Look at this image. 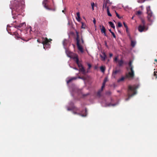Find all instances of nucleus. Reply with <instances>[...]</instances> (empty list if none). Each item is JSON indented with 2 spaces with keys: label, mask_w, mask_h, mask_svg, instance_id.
Masks as SVG:
<instances>
[{
  "label": "nucleus",
  "mask_w": 157,
  "mask_h": 157,
  "mask_svg": "<svg viewBox=\"0 0 157 157\" xmlns=\"http://www.w3.org/2000/svg\"><path fill=\"white\" fill-rule=\"evenodd\" d=\"M88 95V94H84V95H83V96H87V95Z\"/></svg>",
  "instance_id": "603ef678"
},
{
  "label": "nucleus",
  "mask_w": 157,
  "mask_h": 157,
  "mask_svg": "<svg viewBox=\"0 0 157 157\" xmlns=\"http://www.w3.org/2000/svg\"><path fill=\"white\" fill-rule=\"evenodd\" d=\"M147 13V18L150 22H152L155 19V17L151 11L150 6H147L146 8Z\"/></svg>",
  "instance_id": "39448f33"
},
{
  "label": "nucleus",
  "mask_w": 157,
  "mask_h": 157,
  "mask_svg": "<svg viewBox=\"0 0 157 157\" xmlns=\"http://www.w3.org/2000/svg\"><path fill=\"white\" fill-rule=\"evenodd\" d=\"M102 91H101V90H100L98 91L97 93V95L99 97H101V93Z\"/></svg>",
  "instance_id": "5701e85b"
},
{
  "label": "nucleus",
  "mask_w": 157,
  "mask_h": 157,
  "mask_svg": "<svg viewBox=\"0 0 157 157\" xmlns=\"http://www.w3.org/2000/svg\"><path fill=\"white\" fill-rule=\"evenodd\" d=\"M91 5L92 7V10H94V2H92L91 3Z\"/></svg>",
  "instance_id": "c756f323"
},
{
  "label": "nucleus",
  "mask_w": 157,
  "mask_h": 157,
  "mask_svg": "<svg viewBox=\"0 0 157 157\" xmlns=\"http://www.w3.org/2000/svg\"><path fill=\"white\" fill-rule=\"evenodd\" d=\"M141 24L138 26V30L140 32L146 31L148 30V28L146 25L144 19L142 17H140Z\"/></svg>",
  "instance_id": "20e7f679"
},
{
  "label": "nucleus",
  "mask_w": 157,
  "mask_h": 157,
  "mask_svg": "<svg viewBox=\"0 0 157 157\" xmlns=\"http://www.w3.org/2000/svg\"><path fill=\"white\" fill-rule=\"evenodd\" d=\"M78 78H79V79H83V80H85V78L84 77H80V76H79Z\"/></svg>",
  "instance_id": "7c9ffc66"
},
{
  "label": "nucleus",
  "mask_w": 157,
  "mask_h": 157,
  "mask_svg": "<svg viewBox=\"0 0 157 157\" xmlns=\"http://www.w3.org/2000/svg\"><path fill=\"white\" fill-rule=\"evenodd\" d=\"M137 88V86H128V98L126 99V100L127 101L131 97H132L136 94V90Z\"/></svg>",
  "instance_id": "7ed1b4c3"
},
{
  "label": "nucleus",
  "mask_w": 157,
  "mask_h": 157,
  "mask_svg": "<svg viewBox=\"0 0 157 157\" xmlns=\"http://www.w3.org/2000/svg\"><path fill=\"white\" fill-rule=\"evenodd\" d=\"M113 56V55L112 53H109V56L110 57H112Z\"/></svg>",
  "instance_id": "de8ad7c7"
},
{
  "label": "nucleus",
  "mask_w": 157,
  "mask_h": 157,
  "mask_svg": "<svg viewBox=\"0 0 157 157\" xmlns=\"http://www.w3.org/2000/svg\"><path fill=\"white\" fill-rule=\"evenodd\" d=\"M126 32L127 33H128V32H129L128 30V27H127V28H126Z\"/></svg>",
  "instance_id": "49530a36"
},
{
  "label": "nucleus",
  "mask_w": 157,
  "mask_h": 157,
  "mask_svg": "<svg viewBox=\"0 0 157 157\" xmlns=\"http://www.w3.org/2000/svg\"><path fill=\"white\" fill-rule=\"evenodd\" d=\"M103 55H100V57L101 58L102 60L104 61L106 58V54L104 53H102Z\"/></svg>",
  "instance_id": "4468645a"
},
{
  "label": "nucleus",
  "mask_w": 157,
  "mask_h": 157,
  "mask_svg": "<svg viewBox=\"0 0 157 157\" xmlns=\"http://www.w3.org/2000/svg\"><path fill=\"white\" fill-rule=\"evenodd\" d=\"M109 23L110 25V26L112 28H113L114 29H115V26L114 25V24H113V23L111 21H109Z\"/></svg>",
  "instance_id": "aec40b11"
},
{
  "label": "nucleus",
  "mask_w": 157,
  "mask_h": 157,
  "mask_svg": "<svg viewBox=\"0 0 157 157\" xmlns=\"http://www.w3.org/2000/svg\"><path fill=\"white\" fill-rule=\"evenodd\" d=\"M128 65L129 67L127 68V69L128 70H130L131 72H129L128 73H127L125 77H123L118 79L117 80L118 82H119L123 81L126 78L132 79L134 77V72L133 70V67L132 65V62L131 61L129 62Z\"/></svg>",
  "instance_id": "f257e3e1"
},
{
  "label": "nucleus",
  "mask_w": 157,
  "mask_h": 157,
  "mask_svg": "<svg viewBox=\"0 0 157 157\" xmlns=\"http://www.w3.org/2000/svg\"><path fill=\"white\" fill-rule=\"evenodd\" d=\"M62 12H63V13H64V10H63L62 11Z\"/></svg>",
  "instance_id": "13d9d810"
},
{
  "label": "nucleus",
  "mask_w": 157,
  "mask_h": 157,
  "mask_svg": "<svg viewBox=\"0 0 157 157\" xmlns=\"http://www.w3.org/2000/svg\"><path fill=\"white\" fill-rule=\"evenodd\" d=\"M123 23L125 28H127V27H128V26H127V25L125 24V22H124Z\"/></svg>",
  "instance_id": "f704fd0d"
},
{
  "label": "nucleus",
  "mask_w": 157,
  "mask_h": 157,
  "mask_svg": "<svg viewBox=\"0 0 157 157\" xmlns=\"http://www.w3.org/2000/svg\"><path fill=\"white\" fill-rule=\"evenodd\" d=\"M134 17V16H133V17H132V19H133Z\"/></svg>",
  "instance_id": "4d7b16f0"
},
{
  "label": "nucleus",
  "mask_w": 157,
  "mask_h": 157,
  "mask_svg": "<svg viewBox=\"0 0 157 157\" xmlns=\"http://www.w3.org/2000/svg\"><path fill=\"white\" fill-rule=\"evenodd\" d=\"M76 39L77 42L76 44L78 48L81 52L83 53V48L79 43L80 40L79 38L78 33L77 32H76Z\"/></svg>",
  "instance_id": "0eeeda50"
},
{
  "label": "nucleus",
  "mask_w": 157,
  "mask_h": 157,
  "mask_svg": "<svg viewBox=\"0 0 157 157\" xmlns=\"http://www.w3.org/2000/svg\"><path fill=\"white\" fill-rule=\"evenodd\" d=\"M63 45H65V44H66L64 43V41H63Z\"/></svg>",
  "instance_id": "052dcab7"
},
{
  "label": "nucleus",
  "mask_w": 157,
  "mask_h": 157,
  "mask_svg": "<svg viewBox=\"0 0 157 157\" xmlns=\"http://www.w3.org/2000/svg\"><path fill=\"white\" fill-rule=\"evenodd\" d=\"M79 71L82 73V74L83 75H85L86 74V72L85 69H84L83 66L79 68Z\"/></svg>",
  "instance_id": "ddd939ff"
},
{
  "label": "nucleus",
  "mask_w": 157,
  "mask_h": 157,
  "mask_svg": "<svg viewBox=\"0 0 157 157\" xmlns=\"http://www.w3.org/2000/svg\"><path fill=\"white\" fill-rule=\"evenodd\" d=\"M111 33L112 35H113V37L114 38H116V36H115L114 33L113 32H111Z\"/></svg>",
  "instance_id": "72a5a7b5"
},
{
  "label": "nucleus",
  "mask_w": 157,
  "mask_h": 157,
  "mask_svg": "<svg viewBox=\"0 0 157 157\" xmlns=\"http://www.w3.org/2000/svg\"><path fill=\"white\" fill-rule=\"evenodd\" d=\"M122 26V25L120 22H118L117 23V27H121Z\"/></svg>",
  "instance_id": "cd10ccee"
},
{
  "label": "nucleus",
  "mask_w": 157,
  "mask_h": 157,
  "mask_svg": "<svg viewBox=\"0 0 157 157\" xmlns=\"http://www.w3.org/2000/svg\"><path fill=\"white\" fill-rule=\"evenodd\" d=\"M37 41L38 43H42V41H41L40 40V39H38L37 40Z\"/></svg>",
  "instance_id": "58836bf2"
},
{
  "label": "nucleus",
  "mask_w": 157,
  "mask_h": 157,
  "mask_svg": "<svg viewBox=\"0 0 157 157\" xmlns=\"http://www.w3.org/2000/svg\"><path fill=\"white\" fill-rule=\"evenodd\" d=\"M87 65H88V69H90V68L91 67V65L89 63H88Z\"/></svg>",
  "instance_id": "c9c22d12"
},
{
  "label": "nucleus",
  "mask_w": 157,
  "mask_h": 157,
  "mask_svg": "<svg viewBox=\"0 0 157 157\" xmlns=\"http://www.w3.org/2000/svg\"><path fill=\"white\" fill-rule=\"evenodd\" d=\"M154 76L156 78H157V75H156V72L154 71Z\"/></svg>",
  "instance_id": "ea45409f"
},
{
  "label": "nucleus",
  "mask_w": 157,
  "mask_h": 157,
  "mask_svg": "<svg viewBox=\"0 0 157 157\" xmlns=\"http://www.w3.org/2000/svg\"><path fill=\"white\" fill-rule=\"evenodd\" d=\"M105 86L102 85V86L101 87V89L100 90L101 91H102L103 90V89L104 88Z\"/></svg>",
  "instance_id": "a19ab883"
},
{
  "label": "nucleus",
  "mask_w": 157,
  "mask_h": 157,
  "mask_svg": "<svg viewBox=\"0 0 157 157\" xmlns=\"http://www.w3.org/2000/svg\"><path fill=\"white\" fill-rule=\"evenodd\" d=\"M135 44V43L132 40L131 41V45L132 47H134Z\"/></svg>",
  "instance_id": "a878e982"
},
{
  "label": "nucleus",
  "mask_w": 157,
  "mask_h": 157,
  "mask_svg": "<svg viewBox=\"0 0 157 157\" xmlns=\"http://www.w3.org/2000/svg\"><path fill=\"white\" fill-rule=\"evenodd\" d=\"M105 2H106V3H107L108 4H109V6H110V5L112 4V2H110L109 0H107L106 1H105Z\"/></svg>",
  "instance_id": "bb28decb"
},
{
  "label": "nucleus",
  "mask_w": 157,
  "mask_h": 157,
  "mask_svg": "<svg viewBox=\"0 0 157 157\" xmlns=\"http://www.w3.org/2000/svg\"><path fill=\"white\" fill-rule=\"evenodd\" d=\"M137 14V11H136V15Z\"/></svg>",
  "instance_id": "5fc2aeb1"
},
{
  "label": "nucleus",
  "mask_w": 157,
  "mask_h": 157,
  "mask_svg": "<svg viewBox=\"0 0 157 157\" xmlns=\"http://www.w3.org/2000/svg\"><path fill=\"white\" fill-rule=\"evenodd\" d=\"M127 33V34L128 36L130 38H131V36H130V34L128 32V33Z\"/></svg>",
  "instance_id": "79ce46f5"
},
{
  "label": "nucleus",
  "mask_w": 157,
  "mask_h": 157,
  "mask_svg": "<svg viewBox=\"0 0 157 157\" xmlns=\"http://www.w3.org/2000/svg\"><path fill=\"white\" fill-rule=\"evenodd\" d=\"M145 0H138V2L143 3L144 2Z\"/></svg>",
  "instance_id": "2f4dec72"
},
{
  "label": "nucleus",
  "mask_w": 157,
  "mask_h": 157,
  "mask_svg": "<svg viewBox=\"0 0 157 157\" xmlns=\"http://www.w3.org/2000/svg\"><path fill=\"white\" fill-rule=\"evenodd\" d=\"M108 79L107 78H105L103 81L104 82H106L107 81Z\"/></svg>",
  "instance_id": "4c0bfd02"
},
{
  "label": "nucleus",
  "mask_w": 157,
  "mask_h": 157,
  "mask_svg": "<svg viewBox=\"0 0 157 157\" xmlns=\"http://www.w3.org/2000/svg\"><path fill=\"white\" fill-rule=\"evenodd\" d=\"M93 23L94 24H95L96 23V21L95 18H94V19L93 20Z\"/></svg>",
  "instance_id": "a18cd8bd"
},
{
  "label": "nucleus",
  "mask_w": 157,
  "mask_h": 157,
  "mask_svg": "<svg viewBox=\"0 0 157 157\" xmlns=\"http://www.w3.org/2000/svg\"><path fill=\"white\" fill-rule=\"evenodd\" d=\"M105 83H106L105 82H103V83H102V85L105 86Z\"/></svg>",
  "instance_id": "8fccbe9b"
},
{
  "label": "nucleus",
  "mask_w": 157,
  "mask_h": 157,
  "mask_svg": "<svg viewBox=\"0 0 157 157\" xmlns=\"http://www.w3.org/2000/svg\"><path fill=\"white\" fill-rule=\"evenodd\" d=\"M117 57H115L114 59V61H117Z\"/></svg>",
  "instance_id": "37998d69"
},
{
  "label": "nucleus",
  "mask_w": 157,
  "mask_h": 157,
  "mask_svg": "<svg viewBox=\"0 0 157 157\" xmlns=\"http://www.w3.org/2000/svg\"><path fill=\"white\" fill-rule=\"evenodd\" d=\"M105 45L107 47L108 46L107 45V43L106 41H105Z\"/></svg>",
  "instance_id": "3c124183"
},
{
  "label": "nucleus",
  "mask_w": 157,
  "mask_h": 157,
  "mask_svg": "<svg viewBox=\"0 0 157 157\" xmlns=\"http://www.w3.org/2000/svg\"><path fill=\"white\" fill-rule=\"evenodd\" d=\"M76 62L77 64L78 67H79V68L82 67V65L81 63H79V60L78 59L77 57L76 58Z\"/></svg>",
  "instance_id": "2eb2a0df"
},
{
  "label": "nucleus",
  "mask_w": 157,
  "mask_h": 157,
  "mask_svg": "<svg viewBox=\"0 0 157 157\" xmlns=\"http://www.w3.org/2000/svg\"><path fill=\"white\" fill-rule=\"evenodd\" d=\"M123 61L122 60H121L118 62L119 65L120 66H122L123 64Z\"/></svg>",
  "instance_id": "4be33fe9"
},
{
  "label": "nucleus",
  "mask_w": 157,
  "mask_h": 157,
  "mask_svg": "<svg viewBox=\"0 0 157 157\" xmlns=\"http://www.w3.org/2000/svg\"><path fill=\"white\" fill-rule=\"evenodd\" d=\"M108 4L107 3H106V2H105V0H104L103 2V5L102 6V9L103 10L105 9L106 8L107 9V7H109V6L108 5Z\"/></svg>",
  "instance_id": "9d476101"
},
{
  "label": "nucleus",
  "mask_w": 157,
  "mask_h": 157,
  "mask_svg": "<svg viewBox=\"0 0 157 157\" xmlns=\"http://www.w3.org/2000/svg\"><path fill=\"white\" fill-rule=\"evenodd\" d=\"M142 17L144 19L143 15V13L142 11L138 10V17L140 19V17Z\"/></svg>",
  "instance_id": "f8f14e48"
},
{
  "label": "nucleus",
  "mask_w": 157,
  "mask_h": 157,
  "mask_svg": "<svg viewBox=\"0 0 157 157\" xmlns=\"http://www.w3.org/2000/svg\"><path fill=\"white\" fill-rule=\"evenodd\" d=\"M140 8H141V10H143L144 9V8H143V6H141L140 7Z\"/></svg>",
  "instance_id": "09e8293b"
},
{
  "label": "nucleus",
  "mask_w": 157,
  "mask_h": 157,
  "mask_svg": "<svg viewBox=\"0 0 157 157\" xmlns=\"http://www.w3.org/2000/svg\"><path fill=\"white\" fill-rule=\"evenodd\" d=\"M86 27V25L84 24L83 22H82L81 28L82 29H85Z\"/></svg>",
  "instance_id": "b1692460"
},
{
  "label": "nucleus",
  "mask_w": 157,
  "mask_h": 157,
  "mask_svg": "<svg viewBox=\"0 0 157 157\" xmlns=\"http://www.w3.org/2000/svg\"><path fill=\"white\" fill-rule=\"evenodd\" d=\"M74 69H75L76 70H78V69L77 68H76V67L74 68Z\"/></svg>",
  "instance_id": "864d4df0"
},
{
  "label": "nucleus",
  "mask_w": 157,
  "mask_h": 157,
  "mask_svg": "<svg viewBox=\"0 0 157 157\" xmlns=\"http://www.w3.org/2000/svg\"><path fill=\"white\" fill-rule=\"evenodd\" d=\"M106 94L108 95H110L111 94V92L110 91H109L107 92L106 93Z\"/></svg>",
  "instance_id": "e433bc0d"
},
{
  "label": "nucleus",
  "mask_w": 157,
  "mask_h": 157,
  "mask_svg": "<svg viewBox=\"0 0 157 157\" xmlns=\"http://www.w3.org/2000/svg\"><path fill=\"white\" fill-rule=\"evenodd\" d=\"M48 2L47 0H44L42 2V4L44 6V7L46 8L47 10H53L55 11V8H51L50 7H49L47 5V2Z\"/></svg>",
  "instance_id": "6e6552de"
},
{
  "label": "nucleus",
  "mask_w": 157,
  "mask_h": 157,
  "mask_svg": "<svg viewBox=\"0 0 157 157\" xmlns=\"http://www.w3.org/2000/svg\"><path fill=\"white\" fill-rule=\"evenodd\" d=\"M77 78L76 77H73L70 78L67 81V83L68 84L73 80H75L77 79Z\"/></svg>",
  "instance_id": "dca6fc26"
},
{
  "label": "nucleus",
  "mask_w": 157,
  "mask_h": 157,
  "mask_svg": "<svg viewBox=\"0 0 157 157\" xmlns=\"http://www.w3.org/2000/svg\"><path fill=\"white\" fill-rule=\"evenodd\" d=\"M17 38H19L20 37H19L17 36Z\"/></svg>",
  "instance_id": "680f3d73"
},
{
  "label": "nucleus",
  "mask_w": 157,
  "mask_h": 157,
  "mask_svg": "<svg viewBox=\"0 0 157 157\" xmlns=\"http://www.w3.org/2000/svg\"><path fill=\"white\" fill-rule=\"evenodd\" d=\"M116 14V16L119 18H121V17H120L119 15L118 14V13L115 11Z\"/></svg>",
  "instance_id": "473e14b6"
},
{
  "label": "nucleus",
  "mask_w": 157,
  "mask_h": 157,
  "mask_svg": "<svg viewBox=\"0 0 157 157\" xmlns=\"http://www.w3.org/2000/svg\"><path fill=\"white\" fill-rule=\"evenodd\" d=\"M24 6V4H22L20 1H16L11 8L12 13L15 14H16V12L20 13L22 11Z\"/></svg>",
  "instance_id": "f03ea898"
},
{
  "label": "nucleus",
  "mask_w": 157,
  "mask_h": 157,
  "mask_svg": "<svg viewBox=\"0 0 157 157\" xmlns=\"http://www.w3.org/2000/svg\"><path fill=\"white\" fill-rule=\"evenodd\" d=\"M73 113L74 114H77L82 117H86L87 115V110L86 109L81 112H80L79 109L77 107H73Z\"/></svg>",
  "instance_id": "423d86ee"
},
{
  "label": "nucleus",
  "mask_w": 157,
  "mask_h": 157,
  "mask_svg": "<svg viewBox=\"0 0 157 157\" xmlns=\"http://www.w3.org/2000/svg\"><path fill=\"white\" fill-rule=\"evenodd\" d=\"M115 104H112L111 103H109V104H107V106H115Z\"/></svg>",
  "instance_id": "c85d7f7f"
},
{
  "label": "nucleus",
  "mask_w": 157,
  "mask_h": 157,
  "mask_svg": "<svg viewBox=\"0 0 157 157\" xmlns=\"http://www.w3.org/2000/svg\"><path fill=\"white\" fill-rule=\"evenodd\" d=\"M100 28L101 30V32L102 33H104V35L105 36H107V35L106 34V30L105 29L104 27V26L103 25H100Z\"/></svg>",
  "instance_id": "1a4fd4ad"
},
{
  "label": "nucleus",
  "mask_w": 157,
  "mask_h": 157,
  "mask_svg": "<svg viewBox=\"0 0 157 157\" xmlns=\"http://www.w3.org/2000/svg\"><path fill=\"white\" fill-rule=\"evenodd\" d=\"M77 17H76V18L78 21H80V14L79 12L77 13Z\"/></svg>",
  "instance_id": "f3484780"
},
{
  "label": "nucleus",
  "mask_w": 157,
  "mask_h": 157,
  "mask_svg": "<svg viewBox=\"0 0 157 157\" xmlns=\"http://www.w3.org/2000/svg\"><path fill=\"white\" fill-rule=\"evenodd\" d=\"M100 70L102 72L104 73L105 70V67L103 66H101L100 67Z\"/></svg>",
  "instance_id": "412c9836"
},
{
  "label": "nucleus",
  "mask_w": 157,
  "mask_h": 157,
  "mask_svg": "<svg viewBox=\"0 0 157 157\" xmlns=\"http://www.w3.org/2000/svg\"><path fill=\"white\" fill-rule=\"evenodd\" d=\"M155 61L157 62V60L156 59H155Z\"/></svg>",
  "instance_id": "6e6d98bb"
},
{
  "label": "nucleus",
  "mask_w": 157,
  "mask_h": 157,
  "mask_svg": "<svg viewBox=\"0 0 157 157\" xmlns=\"http://www.w3.org/2000/svg\"><path fill=\"white\" fill-rule=\"evenodd\" d=\"M109 31L111 33V32H112L111 31V29H109Z\"/></svg>",
  "instance_id": "bf43d9fd"
},
{
  "label": "nucleus",
  "mask_w": 157,
  "mask_h": 157,
  "mask_svg": "<svg viewBox=\"0 0 157 157\" xmlns=\"http://www.w3.org/2000/svg\"><path fill=\"white\" fill-rule=\"evenodd\" d=\"M48 42L49 41L48 38H45L44 39V38L42 41V44H43L44 45H47Z\"/></svg>",
  "instance_id": "9b49d317"
},
{
  "label": "nucleus",
  "mask_w": 157,
  "mask_h": 157,
  "mask_svg": "<svg viewBox=\"0 0 157 157\" xmlns=\"http://www.w3.org/2000/svg\"><path fill=\"white\" fill-rule=\"evenodd\" d=\"M24 24V23H21L18 25H15L14 27L15 28H21L22 26H23Z\"/></svg>",
  "instance_id": "a211bd4d"
},
{
  "label": "nucleus",
  "mask_w": 157,
  "mask_h": 157,
  "mask_svg": "<svg viewBox=\"0 0 157 157\" xmlns=\"http://www.w3.org/2000/svg\"><path fill=\"white\" fill-rule=\"evenodd\" d=\"M81 42H82V44H84V40H83L82 39V37H81Z\"/></svg>",
  "instance_id": "c03bdc74"
},
{
  "label": "nucleus",
  "mask_w": 157,
  "mask_h": 157,
  "mask_svg": "<svg viewBox=\"0 0 157 157\" xmlns=\"http://www.w3.org/2000/svg\"><path fill=\"white\" fill-rule=\"evenodd\" d=\"M119 71V70H115L114 71H113V74L116 75L118 72Z\"/></svg>",
  "instance_id": "393cba45"
},
{
  "label": "nucleus",
  "mask_w": 157,
  "mask_h": 157,
  "mask_svg": "<svg viewBox=\"0 0 157 157\" xmlns=\"http://www.w3.org/2000/svg\"><path fill=\"white\" fill-rule=\"evenodd\" d=\"M118 32H120V31H118Z\"/></svg>",
  "instance_id": "e2e57ef3"
},
{
  "label": "nucleus",
  "mask_w": 157,
  "mask_h": 157,
  "mask_svg": "<svg viewBox=\"0 0 157 157\" xmlns=\"http://www.w3.org/2000/svg\"><path fill=\"white\" fill-rule=\"evenodd\" d=\"M107 12L108 16L110 17H111L112 15L109 12V7H107Z\"/></svg>",
  "instance_id": "6ab92c4d"
}]
</instances>
